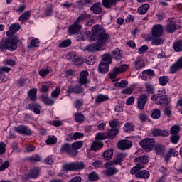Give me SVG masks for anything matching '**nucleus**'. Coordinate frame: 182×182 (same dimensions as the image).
Returning a JSON list of instances; mask_svg holds the SVG:
<instances>
[{
  "mask_svg": "<svg viewBox=\"0 0 182 182\" xmlns=\"http://www.w3.org/2000/svg\"><path fill=\"white\" fill-rule=\"evenodd\" d=\"M39 44V39L35 38L30 41V45L28 46V49H32V48H38Z\"/></svg>",
  "mask_w": 182,
  "mask_h": 182,
  "instance_id": "obj_43",
  "label": "nucleus"
},
{
  "mask_svg": "<svg viewBox=\"0 0 182 182\" xmlns=\"http://www.w3.org/2000/svg\"><path fill=\"white\" fill-rule=\"evenodd\" d=\"M84 134L81 132L71 133L67 136V141H70V140H77V139H82Z\"/></svg>",
  "mask_w": 182,
  "mask_h": 182,
  "instance_id": "obj_20",
  "label": "nucleus"
},
{
  "mask_svg": "<svg viewBox=\"0 0 182 182\" xmlns=\"http://www.w3.org/2000/svg\"><path fill=\"white\" fill-rule=\"evenodd\" d=\"M27 109H28V110L33 109V112H34L36 114H39L41 113V105L36 103L28 104Z\"/></svg>",
  "mask_w": 182,
  "mask_h": 182,
  "instance_id": "obj_21",
  "label": "nucleus"
},
{
  "mask_svg": "<svg viewBox=\"0 0 182 182\" xmlns=\"http://www.w3.org/2000/svg\"><path fill=\"white\" fill-rule=\"evenodd\" d=\"M92 31V33L90 39L91 41H97V43L89 44L84 48V50L85 52H91L92 53L105 50L110 38L109 33H106V30L99 24L94 26Z\"/></svg>",
  "mask_w": 182,
  "mask_h": 182,
  "instance_id": "obj_1",
  "label": "nucleus"
},
{
  "mask_svg": "<svg viewBox=\"0 0 182 182\" xmlns=\"http://www.w3.org/2000/svg\"><path fill=\"white\" fill-rule=\"evenodd\" d=\"M19 29H21V25H19V23H16L11 24L9 28V31L6 32L7 36H9V38H11V36H14L16 32L19 31Z\"/></svg>",
  "mask_w": 182,
  "mask_h": 182,
  "instance_id": "obj_11",
  "label": "nucleus"
},
{
  "mask_svg": "<svg viewBox=\"0 0 182 182\" xmlns=\"http://www.w3.org/2000/svg\"><path fill=\"white\" fill-rule=\"evenodd\" d=\"M58 139L56 137H49L46 141V144H56Z\"/></svg>",
  "mask_w": 182,
  "mask_h": 182,
  "instance_id": "obj_56",
  "label": "nucleus"
},
{
  "mask_svg": "<svg viewBox=\"0 0 182 182\" xmlns=\"http://www.w3.org/2000/svg\"><path fill=\"white\" fill-rule=\"evenodd\" d=\"M36 93H38V89L33 88L28 92V97H30L31 100L35 101L36 100Z\"/></svg>",
  "mask_w": 182,
  "mask_h": 182,
  "instance_id": "obj_34",
  "label": "nucleus"
},
{
  "mask_svg": "<svg viewBox=\"0 0 182 182\" xmlns=\"http://www.w3.org/2000/svg\"><path fill=\"white\" fill-rule=\"evenodd\" d=\"M148 50H149V47L144 45L139 48L138 50V53L139 55H143V53H146V52H147Z\"/></svg>",
  "mask_w": 182,
  "mask_h": 182,
  "instance_id": "obj_55",
  "label": "nucleus"
},
{
  "mask_svg": "<svg viewBox=\"0 0 182 182\" xmlns=\"http://www.w3.org/2000/svg\"><path fill=\"white\" fill-rule=\"evenodd\" d=\"M149 6H150V5H149V4H145L141 5V6H139L138 8L139 14H140V15H144V14H146V12H147V11H149Z\"/></svg>",
  "mask_w": 182,
  "mask_h": 182,
  "instance_id": "obj_32",
  "label": "nucleus"
},
{
  "mask_svg": "<svg viewBox=\"0 0 182 182\" xmlns=\"http://www.w3.org/2000/svg\"><path fill=\"white\" fill-rule=\"evenodd\" d=\"M154 150L158 153V154H163L164 153V146L161 144H157L154 147Z\"/></svg>",
  "mask_w": 182,
  "mask_h": 182,
  "instance_id": "obj_46",
  "label": "nucleus"
},
{
  "mask_svg": "<svg viewBox=\"0 0 182 182\" xmlns=\"http://www.w3.org/2000/svg\"><path fill=\"white\" fill-rule=\"evenodd\" d=\"M71 147L73 148V150H74V151L75 152L74 155L76 157V156H77L79 153L77 150L83 147V141L73 142V144H71Z\"/></svg>",
  "mask_w": 182,
  "mask_h": 182,
  "instance_id": "obj_19",
  "label": "nucleus"
},
{
  "mask_svg": "<svg viewBox=\"0 0 182 182\" xmlns=\"http://www.w3.org/2000/svg\"><path fill=\"white\" fill-rule=\"evenodd\" d=\"M124 130L127 133H132V132H134V124H133V123L127 122L124 127Z\"/></svg>",
  "mask_w": 182,
  "mask_h": 182,
  "instance_id": "obj_31",
  "label": "nucleus"
},
{
  "mask_svg": "<svg viewBox=\"0 0 182 182\" xmlns=\"http://www.w3.org/2000/svg\"><path fill=\"white\" fill-rule=\"evenodd\" d=\"M74 106L75 109H79L83 106V101L82 100H77L74 102Z\"/></svg>",
  "mask_w": 182,
  "mask_h": 182,
  "instance_id": "obj_59",
  "label": "nucleus"
},
{
  "mask_svg": "<svg viewBox=\"0 0 182 182\" xmlns=\"http://www.w3.org/2000/svg\"><path fill=\"white\" fill-rule=\"evenodd\" d=\"M170 140L173 144H177L180 140V135L178 134H171Z\"/></svg>",
  "mask_w": 182,
  "mask_h": 182,
  "instance_id": "obj_44",
  "label": "nucleus"
},
{
  "mask_svg": "<svg viewBox=\"0 0 182 182\" xmlns=\"http://www.w3.org/2000/svg\"><path fill=\"white\" fill-rule=\"evenodd\" d=\"M17 133L20 134H25L26 136H31L32 134V131L28 127L24 125H20L16 127Z\"/></svg>",
  "mask_w": 182,
  "mask_h": 182,
  "instance_id": "obj_14",
  "label": "nucleus"
},
{
  "mask_svg": "<svg viewBox=\"0 0 182 182\" xmlns=\"http://www.w3.org/2000/svg\"><path fill=\"white\" fill-rule=\"evenodd\" d=\"M149 161H150V158L145 155L136 157L134 159V163H135L136 166L131 169V174H135V177H136V178H144V180H147V178L150 177V173L149 171L140 170L144 168V164H147Z\"/></svg>",
  "mask_w": 182,
  "mask_h": 182,
  "instance_id": "obj_2",
  "label": "nucleus"
},
{
  "mask_svg": "<svg viewBox=\"0 0 182 182\" xmlns=\"http://www.w3.org/2000/svg\"><path fill=\"white\" fill-rule=\"evenodd\" d=\"M87 18V14H82L80 15L76 20L77 23H80L82 21H85Z\"/></svg>",
  "mask_w": 182,
  "mask_h": 182,
  "instance_id": "obj_61",
  "label": "nucleus"
},
{
  "mask_svg": "<svg viewBox=\"0 0 182 182\" xmlns=\"http://www.w3.org/2000/svg\"><path fill=\"white\" fill-rule=\"evenodd\" d=\"M8 167H9V161H6L1 165L0 171H4V170H6V168H8Z\"/></svg>",
  "mask_w": 182,
  "mask_h": 182,
  "instance_id": "obj_62",
  "label": "nucleus"
},
{
  "mask_svg": "<svg viewBox=\"0 0 182 182\" xmlns=\"http://www.w3.org/2000/svg\"><path fill=\"white\" fill-rule=\"evenodd\" d=\"M147 100H149V96L146 94L141 95L137 100V106L139 110H143L146 104L147 103Z\"/></svg>",
  "mask_w": 182,
  "mask_h": 182,
  "instance_id": "obj_10",
  "label": "nucleus"
},
{
  "mask_svg": "<svg viewBox=\"0 0 182 182\" xmlns=\"http://www.w3.org/2000/svg\"><path fill=\"white\" fill-rule=\"evenodd\" d=\"M88 178L90 181H97V180H99V175L96 173V172L93 171L90 173Z\"/></svg>",
  "mask_w": 182,
  "mask_h": 182,
  "instance_id": "obj_40",
  "label": "nucleus"
},
{
  "mask_svg": "<svg viewBox=\"0 0 182 182\" xmlns=\"http://www.w3.org/2000/svg\"><path fill=\"white\" fill-rule=\"evenodd\" d=\"M90 11H92L93 14H96L97 15L102 14V3L97 2L94 4L90 7Z\"/></svg>",
  "mask_w": 182,
  "mask_h": 182,
  "instance_id": "obj_18",
  "label": "nucleus"
},
{
  "mask_svg": "<svg viewBox=\"0 0 182 182\" xmlns=\"http://www.w3.org/2000/svg\"><path fill=\"white\" fill-rule=\"evenodd\" d=\"M161 116V110L160 109H154L151 113L152 119H160Z\"/></svg>",
  "mask_w": 182,
  "mask_h": 182,
  "instance_id": "obj_38",
  "label": "nucleus"
},
{
  "mask_svg": "<svg viewBox=\"0 0 182 182\" xmlns=\"http://www.w3.org/2000/svg\"><path fill=\"white\" fill-rule=\"evenodd\" d=\"M105 174L107 177H110L112 176H114L117 173H119V169L116 168V167L113 166V165L107 166V162L105 164Z\"/></svg>",
  "mask_w": 182,
  "mask_h": 182,
  "instance_id": "obj_13",
  "label": "nucleus"
},
{
  "mask_svg": "<svg viewBox=\"0 0 182 182\" xmlns=\"http://www.w3.org/2000/svg\"><path fill=\"white\" fill-rule=\"evenodd\" d=\"M73 62L76 66H80V65H83V63H85V60H83V58H75L74 59H73Z\"/></svg>",
  "mask_w": 182,
  "mask_h": 182,
  "instance_id": "obj_48",
  "label": "nucleus"
},
{
  "mask_svg": "<svg viewBox=\"0 0 182 182\" xmlns=\"http://www.w3.org/2000/svg\"><path fill=\"white\" fill-rule=\"evenodd\" d=\"M180 127L177 125H174L171 128L170 133L171 134H178L180 132Z\"/></svg>",
  "mask_w": 182,
  "mask_h": 182,
  "instance_id": "obj_50",
  "label": "nucleus"
},
{
  "mask_svg": "<svg viewBox=\"0 0 182 182\" xmlns=\"http://www.w3.org/2000/svg\"><path fill=\"white\" fill-rule=\"evenodd\" d=\"M113 157V150L112 149H107L103 153V159L106 161L109 160H112Z\"/></svg>",
  "mask_w": 182,
  "mask_h": 182,
  "instance_id": "obj_29",
  "label": "nucleus"
},
{
  "mask_svg": "<svg viewBox=\"0 0 182 182\" xmlns=\"http://www.w3.org/2000/svg\"><path fill=\"white\" fill-rule=\"evenodd\" d=\"M112 58H113V59H116V60L122 59V58H123V51L119 49L115 50L112 52Z\"/></svg>",
  "mask_w": 182,
  "mask_h": 182,
  "instance_id": "obj_28",
  "label": "nucleus"
},
{
  "mask_svg": "<svg viewBox=\"0 0 182 182\" xmlns=\"http://www.w3.org/2000/svg\"><path fill=\"white\" fill-rule=\"evenodd\" d=\"M72 45V41L70 39H66L59 45L60 48H68V46H70Z\"/></svg>",
  "mask_w": 182,
  "mask_h": 182,
  "instance_id": "obj_47",
  "label": "nucleus"
},
{
  "mask_svg": "<svg viewBox=\"0 0 182 182\" xmlns=\"http://www.w3.org/2000/svg\"><path fill=\"white\" fill-rule=\"evenodd\" d=\"M68 182H82V177L80 176H75Z\"/></svg>",
  "mask_w": 182,
  "mask_h": 182,
  "instance_id": "obj_64",
  "label": "nucleus"
},
{
  "mask_svg": "<svg viewBox=\"0 0 182 182\" xmlns=\"http://www.w3.org/2000/svg\"><path fill=\"white\" fill-rule=\"evenodd\" d=\"M50 68L47 69H41L39 70V75L40 76H42V77H44V76H46V75H49L50 73Z\"/></svg>",
  "mask_w": 182,
  "mask_h": 182,
  "instance_id": "obj_52",
  "label": "nucleus"
},
{
  "mask_svg": "<svg viewBox=\"0 0 182 182\" xmlns=\"http://www.w3.org/2000/svg\"><path fill=\"white\" fill-rule=\"evenodd\" d=\"M132 146V142L127 139L121 140L118 143V148L120 149V150H127L130 149Z\"/></svg>",
  "mask_w": 182,
  "mask_h": 182,
  "instance_id": "obj_16",
  "label": "nucleus"
},
{
  "mask_svg": "<svg viewBox=\"0 0 182 182\" xmlns=\"http://www.w3.org/2000/svg\"><path fill=\"white\" fill-rule=\"evenodd\" d=\"M27 160H29L31 163H38L41 161V156H39V155H34L28 158Z\"/></svg>",
  "mask_w": 182,
  "mask_h": 182,
  "instance_id": "obj_49",
  "label": "nucleus"
},
{
  "mask_svg": "<svg viewBox=\"0 0 182 182\" xmlns=\"http://www.w3.org/2000/svg\"><path fill=\"white\" fill-rule=\"evenodd\" d=\"M151 99L153 102H155L156 105H160L161 106H167L169 103L168 97L163 90L159 91L158 93L154 95Z\"/></svg>",
  "mask_w": 182,
  "mask_h": 182,
  "instance_id": "obj_4",
  "label": "nucleus"
},
{
  "mask_svg": "<svg viewBox=\"0 0 182 182\" xmlns=\"http://www.w3.org/2000/svg\"><path fill=\"white\" fill-rule=\"evenodd\" d=\"M19 42V38L18 36H14L12 38H7V39H2L0 41V49L1 50H16L18 49V43Z\"/></svg>",
  "mask_w": 182,
  "mask_h": 182,
  "instance_id": "obj_3",
  "label": "nucleus"
},
{
  "mask_svg": "<svg viewBox=\"0 0 182 182\" xmlns=\"http://www.w3.org/2000/svg\"><path fill=\"white\" fill-rule=\"evenodd\" d=\"M152 36L161 37L163 36V26L161 24H156L152 28Z\"/></svg>",
  "mask_w": 182,
  "mask_h": 182,
  "instance_id": "obj_12",
  "label": "nucleus"
},
{
  "mask_svg": "<svg viewBox=\"0 0 182 182\" xmlns=\"http://www.w3.org/2000/svg\"><path fill=\"white\" fill-rule=\"evenodd\" d=\"M87 65H95L96 63V58L93 56L88 57L85 60Z\"/></svg>",
  "mask_w": 182,
  "mask_h": 182,
  "instance_id": "obj_54",
  "label": "nucleus"
},
{
  "mask_svg": "<svg viewBox=\"0 0 182 182\" xmlns=\"http://www.w3.org/2000/svg\"><path fill=\"white\" fill-rule=\"evenodd\" d=\"M155 145L156 142L154 141V139H145L139 142V146H141L146 153L151 151Z\"/></svg>",
  "mask_w": 182,
  "mask_h": 182,
  "instance_id": "obj_6",
  "label": "nucleus"
},
{
  "mask_svg": "<svg viewBox=\"0 0 182 182\" xmlns=\"http://www.w3.org/2000/svg\"><path fill=\"white\" fill-rule=\"evenodd\" d=\"M60 153H66V154H68L71 157H75V154L76 152L73 150L72 148V144H64L61 146V148L60 149Z\"/></svg>",
  "mask_w": 182,
  "mask_h": 182,
  "instance_id": "obj_8",
  "label": "nucleus"
},
{
  "mask_svg": "<svg viewBox=\"0 0 182 182\" xmlns=\"http://www.w3.org/2000/svg\"><path fill=\"white\" fill-rule=\"evenodd\" d=\"M145 87L146 89V92L147 93H149V95L151 94L153 95V93H154V88L153 87V86L149 83H146L145 84Z\"/></svg>",
  "mask_w": 182,
  "mask_h": 182,
  "instance_id": "obj_53",
  "label": "nucleus"
},
{
  "mask_svg": "<svg viewBox=\"0 0 182 182\" xmlns=\"http://www.w3.org/2000/svg\"><path fill=\"white\" fill-rule=\"evenodd\" d=\"M129 66L126 64L122 65L119 68L115 67L113 70L109 73L110 79H116L117 75H119V73H123V72H126Z\"/></svg>",
  "mask_w": 182,
  "mask_h": 182,
  "instance_id": "obj_7",
  "label": "nucleus"
},
{
  "mask_svg": "<svg viewBox=\"0 0 182 182\" xmlns=\"http://www.w3.org/2000/svg\"><path fill=\"white\" fill-rule=\"evenodd\" d=\"M67 93L70 95V93H75V95H80V93H83L84 89L82 85L79 84L75 86L70 85L68 87Z\"/></svg>",
  "mask_w": 182,
  "mask_h": 182,
  "instance_id": "obj_9",
  "label": "nucleus"
},
{
  "mask_svg": "<svg viewBox=\"0 0 182 182\" xmlns=\"http://www.w3.org/2000/svg\"><path fill=\"white\" fill-rule=\"evenodd\" d=\"M119 133V129H111L107 132V139H114Z\"/></svg>",
  "mask_w": 182,
  "mask_h": 182,
  "instance_id": "obj_30",
  "label": "nucleus"
},
{
  "mask_svg": "<svg viewBox=\"0 0 182 182\" xmlns=\"http://www.w3.org/2000/svg\"><path fill=\"white\" fill-rule=\"evenodd\" d=\"M83 168H85V164L82 162H71L63 166L64 171H77V170H83Z\"/></svg>",
  "mask_w": 182,
  "mask_h": 182,
  "instance_id": "obj_5",
  "label": "nucleus"
},
{
  "mask_svg": "<svg viewBox=\"0 0 182 182\" xmlns=\"http://www.w3.org/2000/svg\"><path fill=\"white\" fill-rule=\"evenodd\" d=\"M180 69H182V57L179 58L178 60L170 67L171 73H176L178 72Z\"/></svg>",
  "mask_w": 182,
  "mask_h": 182,
  "instance_id": "obj_15",
  "label": "nucleus"
},
{
  "mask_svg": "<svg viewBox=\"0 0 182 182\" xmlns=\"http://www.w3.org/2000/svg\"><path fill=\"white\" fill-rule=\"evenodd\" d=\"M102 147H103V143L94 142L90 146V150H94L95 151H96V150H100V149H102Z\"/></svg>",
  "mask_w": 182,
  "mask_h": 182,
  "instance_id": "obj_37",
  "label": "nucleus"
},
{
  "mask_svg": "<svg viewBox=\"0 0 182 182\" xmlns=\"http://www.w3.org/2000/svg\"><path fill=\"white\" fill-rule=\"evenodd\" d=\"M96 139H98L99 140H105V139H107V133H98L96 135Z\"/></svg>",
  "mask_w": 182,
  "mask_h": 182,
  "instance_id": "obj_58",
  "label": "nucleus"
},
{
  "mask_svg": "<svg viewBox=\"0 0 182 182\" xmlns=\"http://www.w3.org/2000/svg\"><path fill=\"white\" fill-rule=\"evenodd\" d=\"M119 2V0H102V5L105 8L110 9L114 5H116V3Z\"/></svg>",
  "mask_w": 182,
  "mask_h": 182,
  "instance_id": "obj_25",
  "label": "nucleus"
},
{
  "mask_svg": "<svg viewBox=\"0 0 182 182\" xmlns=\"http://www.w3.org/2000/svg\"><path fill=\"white\" fill-rule=\"evenodd\" d=\"M112 60L113 58H112V55L109 53H105L103 55L101 62L106 63L107 65H111Z\"/></svg>",
  "mask_w": 182,
  "mask_h": 182,
  "instance_id": "obj_27",
  "label": "nucleus"
},
{
  "mask_svg": "<svg viewBox=\"0 0 182 182\" xmlns=\"http://www.w3.org/2000/svg\"><path fill=\"white\" fill-rule=\"evenodd\" d=\"M31 178H38L39 177V174H41V169L39 168L36 167L29 170Z\"/></svg>",
  "mask_w": 182,
  "mask_h": 182,
  "instance_id": "obj_24",
  "label": "nucleus"
},
{
  "mask_svg": "<svg viewBox=\"0 0 182 182\" xmlns=\"http://www.w3.org/2000/svg\"><path fill=\"white\" fill-rule=\"evenodd\" d=\"M173 49L175 52L182 51V41L179 40L173 43Z\"/></svg>",
  "mask_w": 182,
  "mask_h": 182,
  "instance_id": "obj_35",
  "label": "nucleus"
},
{
  "mask_svg": "<svg viewBox=\"0 0 182 182\" xmlns=\"http://www.w3.org/2000/svg\"><path fill=\"white\" fill-rule=\"evenodd\" d=\"M144 75H146V76H154V71L153 70H144L142 72Z\"/></svg>",
  "mask_w": 182,
  "mask_h": 182,
  "instance_id": "obj_63",
  "label": "nucleus"
},
{
  "mask_svg": "<svg viewBox=\"0 0 182 182\" xmlns=\"http://www.w3.org/2000/svg\"><path fill=\"white\" fill-rule=\"evenodd\" d=\"M109 67L108 64H106L100 61L98 65V71H100V73H103V74L107 73V72H109Z\"/></svg>",
  "mask_w": 182,
  "mask_h": 182,
  "instance_id": "obj_22",
  "label": "nucleus"
},
{
  "mask_svg": "<svg viewBox=\"0 0 182 182\" xmlns=\"http://www.w3.org/2000/svg\"><path fill=\"white\" fill-rule=\"evenodd\" d=\"M75 116V120L77 123H82L85 120V115L82 112H77Z\"/></svg>",
  "mask_w": 182,
  "mask_h": 182,
  "instance_id": "obj_39",
  "label": "nucleus"
},
{
  "mask_svg": "<svg viewBox=\"0 0 182 182\" xmlns=\"http://www.w3.org/2000/svg\"><path fill=\"white\" fill-rule=\"evenodd\" d=\"M31 18V11H26L24 12L20 17L19 21L21 22V23H23L24 22H26L28 19Z\"/></svg>",
  "mask_w": 182,
  "mask_h": 182,
  "instance_id": "obj_33",
  "label": "nucleus"
},
{
  "mask_svg": "<svg viewBox=\"0 0 182 182\" xmlns=\"http://www.w3.org/2000/svg\"><path fill=\"white\" fill-rule=\"evenodd\" d=\"M109 100V97L107 95H99L96 97L97 103H102V102H106V100Z\"/></svg>",
  "mask_w": 182,
  "mask_h": 182,
  "instance_id": "obj_41",
  "label": "nucleus"
},
{
  "mask_svg": "<svg viewBox=\"0 0 182 182\" xmlns=\"http://www.w3.org/2000/svg\"><path fill=\"white\" fill-rule=\"evenodd\" d=\"M6 145L4 142H0V156L2 154H5V151H6Z\"/></svg>",
  "mask_w": 182,
  "mask_h": 182,
  "instance_id": "obj_60",
  "label": "nucleus"
},
{
  "mask_svg": "<svg viewBox=\"0 0 182 182\" xmlns=\"http://www.w3.org/2000/svg\"><path fill=\"white\" fill-rule=\"evenodd\" d=\"M82 29V25L76 21L69 28L70 35H75Z\"/></svg>",
  "mask_w": 182,
  "mask_h": 182,
  "instance_id": "obj_17",
  "label": "nucleus"
},
{
  "mask_svg": "<svg viewBox=\"0 0 182 182\" xmlns=\"http://www.w3.org/2000/svg\"><path fill=\"white\" fill-rule=\"evenodd\" d=\"M135 67L137 69H141L144 65H143V61L141 59H137L134 62Z\"/></svg>",
  "mask_w": 182,
  "mask_h": 182,
  "instance_id": "obj_57",
  "label": "nucleus"
},
{
  "mask_svg": "<svg viewBox=\"0 0 182 182\" xmlns=\"http://www.w3.org/2000/svg\"><path fill=\"white\" fill-rule=\"evenodd\" d=\"M117 164H122L121 161L118 159V158H116L113 161H110L109 162H107V166L109 167V166H117Z\"/></svg>",
  "mask_w": 182,
  "mask_h": 182,
  "instance_id": "obj_51",
  "label": "nucleus"
},
{
  "mask_svg": "<svg viewBox=\"0 0 182 182\" xmlns=\"http://www.w3.org/2000/svg\"><path fill=\"white\" fill-rule=\"evenodd\" d=\"M176 29H177V25H176V23L167 24L166 32H168V33H173Z\"/></svg>",
  "mask_w": 182,
  "mask_h": 182,
  "instance_id": "obj_36",
  "label": "nucleus"
},
{
  "mask_svg": "<svg viewBox=\"0 0 182 182\" xmlns=\"http://www.w3.org/2000/svg\"><path fill=\"white\" fill-rule=\"evenodd\" d=\"M59 95H60V87L58 86L51 92V96L56 99L59 97Z\"/></svg>",
  "mask_w": 182,
  "mask_h": 182,
  "instance_id": "obj_45",
  "label": "nucleus"
},
{
  "mask_svg": "<svg viewBox=\"0 0 182 182\" xmlns=\"http://www.w3.org/2000/svg\"><path fill=\"white\" fill-rule=\"evenodd\" d=\"M41 99L47 106H53V105H55V101H53L48 95H42L41 96Z\"/></svg>",
  "mask_w": 182,
  "mask_h": 182,
  "instance_id": "obj_23",
  "label": "nucleus"
},
{
  "mask_svg": "<svg viewBox=\"0 0 182 182\" xmlns=\"http://www.w3.org/2000/svg\"><path fill=\"white\" fill-rule=\"evenodd\" d=\"M151 45L153 46H159V45H163L164 43V39L161 37H153L151 38Z\"/></svg>",
  "mask_w": 182,
  "mask_h": 182,
  "instance_id": "obj_26",
  "label": "nucleus"
},
{
  "mask_svg": "<svg viewBox=\"0 0 182 182\" xmlns=\"http://www.w3.org/2000/svg\"><path fill=\"white\" fill-rule=\"evenodd\" d=\"M168 77H167V76H162L160 77L159 79V85L161 86H166V85H167V83H168Z\"/></svg>",
  "mask_w": 182,
  "mask_h": 182,
  "instance_id": "obj_42",
  "label": "nucleus"
}]
</instances>
